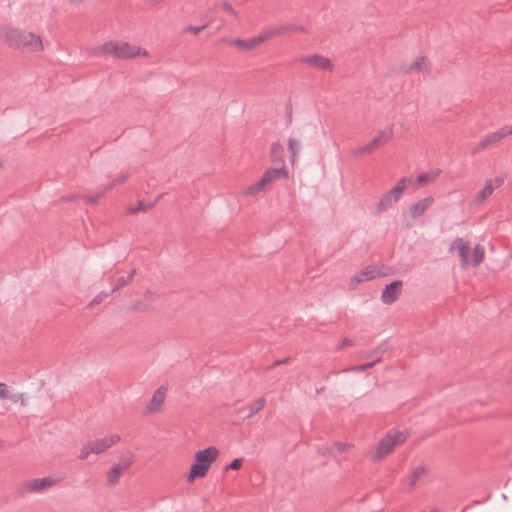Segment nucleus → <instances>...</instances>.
<instances>
[{
    "label": "nucleus",
    "instance_id": "5701e85b",
    "mask_svg": "<svg viewBox=\"0 0 512 512\" xmlns=\"http://www.w3.org/2000/svg\"><path fill=\"white\" fill-rule=\"evenodd\" d=\"M136 273V269H133L127 277L121 276L117 279V285L111 290V293H114L121 289L122 287L128 285L130 282H132L133 277Z\"/></svg>",
    "mask_w": 512,
    "mask_h": 512
},
{
    "label": "nucleus",
    "instance_id": "f03ea898",
    "mask_svg": "<svg viewBox=\"0 0 512 512\" xmlns=\"http://www.w3.org/2000/svg\"><path fill=\"white\" fill-rule=\"evenodd\" d=\"M92 54L96 56H114L118 59H131L139 55L146 56V50L138 46L130 45L128 42L108 41L102 45L95 47Z\"/></svg>",
    "mask_w": 512,
    "mask_h": 512
},
{
    "label": "nucleus",
    "instance_id": "4468645a",
    "mask_svg": "<svg viewBox=\"0 0 512 512\" xmlns=\"http://www.w3.org/2000/svg\"><path fill=\"white\" fill-rule=\"evenodd\" d=\"M227 43H229L230 45L236 46L239 49L244 50V51L252 50L255 47H257L258 45L262 44L261 41L259 40V36H256V37H253L250 39H246V40H243L240 38L233 39V40H227Z\"/></svg>",
    "mask_w": 512,
    "mask_h": 512
},
{
    "label": "nucleus",
    "instance_id": "473e14b6",
    "mask_svg": "<svg viewBox=\"0 0 512 512\" xmlns=\"http://www.w3.org/2000/svg\"><path fill=\"white\" fill-rule=\"evenodd\" d=\"M111 294L110 293H104V292H101L99 293L98 295H96L92 301L88 304V307L89 308H93L94 306L100 304L104 299H106L109 295Z\"/></svg>",
    "mask_w": 512,
    "mask_h": 512
},
{
    "label": "nucleus",
    "instance_id": "0eeeda50",
    "mask_svg": "<svg viewBox=\"0 0 512 512\" xmlns=\"http://www.w3.org/2000/svg\"><path fill=\"white\" fill-rule=\"evenodd\" d=\"M512 135V126H503L497 131L489 133L480 140L477 146L473 149L472 154H476L487 147L494 145L504 139L505 137Z\"/></svg>",
    "mask_w": 512,
    "mask_h": 512
},
{
    "label": "nucleus",
    "instance_id": "79ce46f5",
    "mask_svg": "<svg viewBox=\"0 0 512 512\" xmlns=\"http://www.w3.org/2000/svg\"><path fill=\"white\" fill-rule=\"evenodd\" d=\"M334 445L336 446L337 450L340 451V452L347 451V450H349L352 447L351 444L343 443V442H335Z\"/></svg>",
    "mask_w": 512,
    "mask_h": 512
},
{
    "label": "nucleus",
    "instance_id": "aec40b11",
    "mask_svg": "<svg viewBox=\"0 0 512 512\" xmlns=\"http://www.w3.org/2000/svg\"><path fill=\"white\" fill-rule=\"evenodd\" d=\"M266 405V399L263 397L258 398L253 404H251L248 408L249 412L244 417V419H249L253 417L257 412L264 408Z\"/></svg>",
    "mask_w": 512,
    "mask_h": 512
},
{
    "label": "nucleus",
    "instance_id": "20e7f679",
    "mask_svg": "<svg viewBox=\"0 0 512 512\" xmlns=\"http://www.w3.org/2000/svg\"><path fill=\"white\" fill-rule=\"evenodd\" d=\"M121 440L118 434H112L104 438L96 439L94 441L84 444L80 449L78 459L85 460L90 454H101L110 449L113 445Z\"/></svg>",
    "mask_w": 512,
    "mask_h": 512
},
{
    "label": "nucleus",
    "instance_id": "f8f14e48",
    "mask_svg": "<svg viewBox=\"0 0 512 512\" xmlns=\"http://www.w3.org/2000/svg\"><path fill=\"white\" fill-rule=\"evenodd\" d=\"M455 248L458 249L461 265L466 266L469 263L468 254L470 251V245L468 242H464L462 238H456L449 247V251H453Z\"/></svg>",
    "mask_w": 512,
    "mask_h": 512
},
{
    "label": "nucleus",
    "instance_id": "13d9d810",
    "mask_svg": "<svg viewBox=\"0 0 512 512\" xmlns=\"http://www.w3.org/2000/svg\"><path fill=\"white\" fill-rule=\"evenodd\" d=\"M287 121H288V123H291V121H292V113L291 112L288 114Z\"/></svg>",
    "mask_w": 512,
    "mask_h": 512
},
{
    "label": "nucleus",
    "instance_id": "f704fd0d",
    "mask_svg": "<svg viewBox=\"0 0 512 512\" xmlns=\"http://www.w3.org/2000/svg\"><path fill=\"white\" fill-rule=\"evenodd\" d=\"M243 459L242 458H235L231 461L230 464L226 466V470H237L242 466Z\"/></svg>",
    "mask_w": 512,
    "mask_h": 512
},
{
    "label": "nucleus",
    "instance_id": "f257e3e1",
    "mask_svg": "<svg viewBox=\"0 0 512 512\" xmlns=\"http://www.w3.org/2000/svg\"><path fill=\"white\" fill-rule=\"evenodd\" d=\"M0 39L14 49L29 52H40L43 50L41 38L31 32L0 26Z\"/></svg>",
    "mask_w": 512,
    "mask_h": 512
},
{
    "label": "nucleus",
    "instance_id": "603ef678",
    "mask_svg": "<svg viewBox=\"0 0 512 512\" xmlns=\"http://www.w3.org/2000/svg\"><path fill=\"white\" fill-rule=\"evenodd\" d=\"M351 345V340L349 338H344L339 346V348H343Z\"/></svg>",
    "mask_w": 512,
    "mask_h": 512
},
{
    "label": "nucleus",
    "instance_id": "7c9ffc66",
    "mask_svg": "<svg viewBox=\"0 0 512 512\" xmlns=\"http://www.w3.org/2000/svg\"><path fill=\"white\" fill-rule=\"evenodd\" d=\"M410 70H427L426 60L423 56L417 59L409 66Z\"/></svg>",
    "mask_w": 512,
    "mask_h": 512
},
{
    "label": "nucleus",
    "instance_id": "39448f33",
    "mask_svg": "<svg viewBox=\"0 0 512 512\" xmlns=\"http://www.w3.org/2000/svg\"><path fill=\"white\" fill-rule=\"evenodd\" d=\"M406 440V434L400 431H390L383 437L372 454L371 459L374 462L382 460L388 455L397 444H400Z\"/></svg>",
    "mask_w": 512,
    "mask_h": 512
},
{
    "label": "nucleus",
    "instance_id": "2f4dec72",
    "mask_svg": "<svg viewBox=\"0 0 512 512\" xmlns=\"http://www.w3.org/2000/svg\"><path fill=\"white\" fill-rule=\"evenodd\" d=\"M410 182V179L407 177H402L399 179V181L396 183V185L393 187L394 192H397L398 194H401L406 189L407 183Z\"/></svg>",
    "mask_w": 512,
    "mask_h": 512
},
{
    "label": "nucleus",
    "instance_id": "b1692460",
    "mask_svg": "<svg viewBox=\"0 0 512 512\" xmlns=\"http://www.w3.org/2000/svg\"><path fill=\"white\" fill-rule=\"evenodd\" d=\"M133 463L134 459L132 454L127 452L120 457L119 462L115 465L118 466L121 470H127L133 465Z\"/></svg>",
    "mask_w": 512,
    "mask_h": 512
},
{
    "label": "nucleus",
    "instance_id": "ddd939ff",
    "mask_svg": "<svg viewBox=\"0 0 512 512\" xmlns=\"http://www.w3.org/2000/svg\"><path fill=\"white\" fill-rule=\"evenodd\" d=\"M434 202L432 197H426L424 199L419 200L414 203L409 208L410 216L413 219H416L424 214V212L429 208V206Z\"/></svg>",
    "mask_w": 512,
    "mask_h": 512
},
{
    "label": "nucleus",
    "instance_id": "4be33fe9",
    "mask_svg": "<svg viewBox=\"0 0 512 512\" xmlns=\"http://www.w3.org/2000/svg\"><path fill=\"white\" fill-rule=\"evenodd\" d=\"M484 255V248L480 244H476L473 248L472 265L474 267L478 266L483 261Z\"/></svg>",
    "mask_w": 512,
    "mask_h": 512
},
{
    "label": "nucleus",
    "instance_id": "864d4df0",
    "mask_svg": "<svg viewBox=\"0 0 512 512\" xmlns=\"http://www.w3.org/2000/svg\"><path fill=\"white\" fill-rule=\"evenodd\" d=\"M22 394H13V395H8V398L13 401V402H16L19 400V398H22Z\"/></svg>",
    "mask_w": 512,
    "mask_h": 512
},
{
    "label": "nucleus",
    "instance_id": "c85d7f7f",
    "mask_svg": "<svg viewBox=\"0 0 512 512\" xmlns=\"http://www.w3.org/2000/svg\"><path fill=\"white\" fill-rule=\"evenodd\" d=\"M153 204L146 205L143 201H138L135 206L128 208V213L136 214L138 212H144L147 209L151 208Z\"/></svg>",
    "mask_w": 512,
    "mask_h": 512
},
{
    "label": "nucleus",
    "instance_id": "e433bc0d",
    "mask_svg": "<svg viewBox=\"0 0 512 512\" xmlns=\"http://www.w3.org/2000/svg\"><path fill=\"white\" fill-rule=\"evenodd\" d=\"M114 187V184H108V185H103V186H100L97 191H96V195H100V199L105 195L106 192L110 191L111 189H113Z\"/></svg>",
    "mask_w": 512,
    "mask_h": 512
},
{
    "label": "nucleus",
    "instance_id": "a18cd8bd",
    "mask_svg": "<svg viewBox=\"0 0 512 512\" xmlns=\"http://www.w3.org/2000/svg\"><path fill=\"white\" fill-rule=\"evenodd\" d=\"M131 308L134 310V311H141V310H145L147 308L146 304H144L143 302L141 301H137L135 302L134 304H132Z\"/></svg>",
    "mask_w": 512,
    "mask_h": 512
},
{
    "label": "nucleus",
    "instance_id": "c9c22d12",
    "mask_svg": "<svg viewBox=\"0 0 512 512\" xmlns=\"http://www.w3.org/2000/svg\"><path fill=\"white\" fill-rule=\"evenodd\" d=\"M114 187V184H108V185H103V186H100L97 191H96V195H100V199L105 195L106 192L110 191L111 189H113Z\"/></svg>",
    "mask_w": 512,
    "mask_h": 512
},
{
    "label": "nucleus",
    "instance_id": "09e8293b",
    "mask_svg": "<svg viewBox=\"0 0 512 512\" xmlns=\"http://www.w3.org/2000/svg\"><path fill=\"white\" fill-rule=\"evenodd\" d=\"M290 361V358H283V359H280V360H277L275 361L270 367L269 369H272V368H275L279 365H282V364H286Z\"/></svg>",
    "mask_w": 512,
    "mask_h": 512
},
{
    "label": "nucleus",
    "instance_id": "a211bd4d",
    "mask_svg": "<svg viewBox=\"0 0 512 512\" xmlns=\"http://www.w3.org/2000/svg\"><path fill=\"white\" fill-rule=\"evenodd\" d=\"M494 191L493 181L492 179H487L485 181L484 187L478 192L476 196V201L478 203L484 202L489 196L492 195Z\"/></svg>",
    "mask_w": 512,
    "mask_h": 512
},
{
    "label": "nucleus",
    "instance_id": "de8ad7c7",
    "mask_svg": "<svg viewBox=\"0 0 512 512\" xmlns=\"http://www.w3.org/2000/svg\"><path fill=\"white\" fill-rule=\"evenodd\" d=\"M286 27H289V33L291 32H296V31H301V32H304L305 29L303 26H300V25H285Z\"/></svg>",
    "mask_w": 512,
    "mask_h": 512
},
{
    "label": "nucleus",
    "instance_id": "6e6552de",
    "mask_svg": "<svg viewBox=\"0 0 512 512\" xmlns=\"http://www.w3.org/2000/svg\"><path fill=\"white\" fill-rule=\"evenodd\" d=\"M402 286L403 283L401 280H394L387 284L382 291L381 301L388 305L394 303L399 297Z\"/></svg>",
    "mask_w": 512,
    "mask_h": 512
},
{
    "label": "nucleus",
    "instance_id": "8fccbe9b",
    "mask_svg": "<svg viewBox=\"0 0 512 512\" xmlns=\"http://www.w3.org/2000/svg\"><path fill=\"white\" fill-rule=\"evenodd\" d=\"M91 204H97L100 200V195H90L86 197Z\"/></svg>",
    "mask_w": 512,
    "mask_h": 512
},
{
    "label": "nucleus",
    "instance_id": "4c0bfd02",
    "mask_svg": "<svg viewBox=\"0 0 512 512\" xmlns=\"http://www.w3.org/2000/svg\"><path fill=\"white\" fill-rule=\"evenodd\" d=\"M207 27V25H202V26H187L185 29H184V32H192L194 34H198L200 33L202 30H204L205 28Z\"/></svg>",
    "mask_w": 512,
    "mask_h": 512
},
{
    "label": "nucleus",
    "instance_id": "393cba45",
    "mask_svg": "<svg viewBox=\"0 0 512 512\" xmlns=\"http://www.w3.org/2000/svg\"><path fill=\"white\" fill-rule=\"evenodd\" d=\"M392 135H393V127L390 126V127H387L384 130H381L378 133V135H376L374 138L378 139V142L381 143V145H384L387 142H389V140L391 139Z\"/></svg>",
    "mask_w": 512,
    "mask_h": 512
},
{
    "label": "nucleus",
    "instance_id": "9b49d317",
    "mask_svg": "<svg viewBox=\"0 0 512 512\" xmlns=\"http://www.w3.org/2000/svg\"><path fill=\"white\" fill-rule=\"evenodd\" d=\"M400 198H401V194L394 192V189L391 188L387 193H385L381 197V199L376 207L375 215H378V214L386 211L390 207H392V205L395 204L396 202H398L400 200Z\"/></svg>",
    "mask_w": 512,
    "mask_h": 512
},
{
    "label": "nucleus",
    "instance_id": "bb28decb",
    "mask_svg": "<svg viewBox=\"0 0 512 512\" xmlns=\"http://www.w3.org/2000/svg\"><path fill=\"white\" fill-rule=\"evenodd\" d=\"M269 185L263 177L248 188L250 194H257L265 189V186Z\"/></svg>",
    "mask_w": 512,
    "mask_h": 512
},
{
    "label": "nucleus",
    "instance_id": "a878e982",
    "mask_svg": "<svg viewBox=\"0 0 512 512\" xmlns=\"http://www.w3.org/2000/svg\"><path fill=\"white\" fill-rule=\"evenodd\" d=\"M284 153V147L279 142L273 143L271 146V157L273 161H282V155Z\"/></svg>",
    "mask_w": 512,
    "mask_h": 512
},
{
    "label": "nucleus",
    "instance_id": "6ab92c4d",
    "mask_svg": "<svg viewBox=\"0 0 512 512\" xmlns=\"http://www.w3.org/2000/svg\"><path fill=\"white\" fill-rule=\"evenodd\" d=\"M121 472L122 470L118 466L113 465L107 472V484L110 486L117 484L121 477Z\"/></svg>",
    "mask_w": 512,
    "mask_h": 512
},
{
    "label": "nucleus",
    "instance_id": "3c124183",
    "mask_svg": "<svg viewBox=\"0 0 512 512\" xmlns=\"http://www.w3.org/2000/svg\"><path fill=\"white\" fill-rule=\"evenodd\" d=\"M485 500H474L472 504L466 505L461 512H466L468 509H470L472 506L482 504Z\"/></svg>",
    "mask_w": 512,
    "mask_h": 512
},
{
    "label": "nucleus",
    "instance_id": "72a5a7b5",
    "mask_svg": "<svg viewBox=\"0 0 512 512\" xmlns=\"http://www.w3.org/2000/svg\"><path fill=\"white\" fill-rule=\"evenodd\" d=\"M381 145V143L378 142V139H375L374 137L371 139L370 142H368L366 145H365V149L367 151V154L369 153H372L373 151H375L377 149V147H379Z\"/></svg>",
    "mask_w": 512,
    "mask_h": 512
},
{
    "label": "nucleus",
    "instance_id": "37998d69",
    "mask_svg": "<svg viewBox=\"0 0 512 512\" xmlns=\"http://www.w3.org/2000/svg\"><path fill=\"white\" fill-rule=\"evenodd\" d=\"M128 179V174L123 173L120 174L114 181H112L110 184L118 185L124 183Z\"/></svg>",
    "mask_w": 512,
    "mask_h": 512
},
{
    "label": "nucleus",
    "instance_id": "5fc2aeb1",
    "mask_svg": "<svg viewBox=\"0 0 512 512\" xmlns=\"http://www.w3.org/2000/svg\"><path fill=\"white\" fill-rule=\"evenodd\" d=\"M381 351H382V350H381V348H380V347H378V348H376L375 350H373V351H371L370 353H368L366 356H367V357H373V356H375V355H378Z\"/></svg>",
    "mask_w": 512,
    "mask_h": 512
},
{
    "label": "nucleus",
    "instance_id": "c756f323",
    "mask_svg": "<svg viewBox=\"0 0 512 512\" xmlns=\"http://www.w3.org/2000/svg\"><path fill=\"white\" fill-rule=\"evenodd\" d=\"M299 148H300V144L295 138L288 139V149L291 153L292 162L294 161V158L297 155Z\"/></svg>",
    "mask_w": 512,
    "mask_h": 512
},
{
    "label": "nucleus",
    "instance_id": "f3484780",
    "mask_svg": "<svg viewBox=\"0 0 512 512\" xmlns=\"http://www.w3.org/2000/svg\"><path fill=\"white\" fill-rule=\"evenodd\" d=\"M287 171L284 167L282 168H269L267 169L262 177L265 179V181L268 184H271L274 180L280 178V177H286Z\"/></svg>",
    "mask_w": 512,
    "mask_h": 512
},
{
    "label": "nucleus",
    "instance_id": "a19ab883",
    "mask_svg": "<svg viewBox=\"0 0 512 512\" xmlns=\"http://www.w3.org/2000/svg\"><path fill=\"white\" fill-rule=\"evenodd\" d=\"M431 175L429 173H421L417 176V182L419 184H425L431 179Z\"/></svg>",
    "mask_w": 512,
    "mask_h": 512
},
{
    "label": "nucleus",
    "instance_id": "2eb2a0df",
    "mask_svg": "<svg viewBox=\"0 0 512 512\" xmlns=\"http://www.w3.org/2000/svg\"><path fill=\"white\" fill-rule=\"evenodd\" d=\"M166 391L167 389L164 386H160L158 389L155 390L151 400L147 405L149 411H156L161 407L165 400Z\"/></svg>",
    "mask_w": 512,
    "mask_h": 512
},
{
    "label": "nucleus",
    "instance_id": "052dcab7",
    "mask_svg": "<svg viewBox=\"0 0 512 512\" xmlns=\"http://www.w3.org/2000/svg\"><path fill=\"white\" fill-rule=\"evenodd\" d=\"M161 0H154L155 3H159Z\"/></svg>",
    "mask_w": 512,
    "mask_h": 512
},
{
    "label": "nucleus",
    "instance_id": "412c9836",
    "mask_svg": "<svg viewBox=\"0 0 512 512\" xmlns=\"http://www.w3.org/2000/svg\"><path fill=\"white\" fill-rule=\"evenodd\" d=\"M380 360H381L380 357H376L371 362H367V363H364V364H359V365L351 366V367L345 369L344 371L345 372H363V371H365L367 369H370V368L374 367V365L376 363L380 362Z\"/></svg>",
    "mask_w": 512,
    "mask_h": 512
},
{
    "label": "nucleus",
    "instance_id": "ea45409f",
    "mask_svg": "<svg viewBox=\"0 0 512 512\" xmlns=\"http://www.w3.org/2000/svg\"><path fill=\"white\" fill-rule=\"evenodd\" d=\"M367 151L365 149V145L364 146H361V147H358L356 149H354L352 152H351V155L354 157V158H359L361 157L363 154H366Z\"/></svg>",
    "mask_w": 512,
    "mask_h": 512
},
{
    "label": "nucleus",
    "instance_id": "7ed1b4c3",
    "mask_svg": "<svg viewBox=\"0 0 512 512\" xmlns=\"http://www.w3.org/2000/svg\"><path fill=\"white\" fill-rule=\"evenodd\" d=\"M218 455L219 451L214 446H209L196 452L194 462L187 476V481L193 482L196 478L205 477L211 464L217 459Z\"/></svg>",
    "mask_w": 512,
    "mask_h": 512
},
{
    "label": "nucleus",
    "instance_id": "423d86ee",
    "mask_svg": "<svg viewBox=\"0 0 512 512\" xmlns=\"http://www.w3.org/2000/svg\"><path fill=\"white\" fill-rule=\"evenodd\" d=\"M60 479L52 478V477H43V478H35L28 481L23 482L19 488L18 493L20 495H25L28 493H38L42 492L47 488H50L57 484Z\"/></svg>",
    "mask_w": 512,
    "mask_h": 512
},
{
    "label": "nucleus",
    "instance_id": "49530a36",
    "mask_svg": "<svg viewBox=\"0 0 512 512\" xmlns=\"http://www.w3.org/2000/svg\"><path fill=\"white\" fill-rule=\"evenodd\" d=\"M492 181H493L494 189L499 188L504 184V178L500 177V176L495 177L494 179H492Z\"/></svg>",
    "mask_w": 512,
    "mask_h": 512
},
{
    "label": "nucleus",
    "instance_id": "cd10ccee",
    "mask_svg": "<svg viewBox=\"0 0 512 512\" xmlns=\"http://www.w3.org/2000/svg\"><path fill=\"white\" fill-rule=\"evenodd\" d=\"M426 469L424 466L417 467L410 475V487L415 486L416 482L424 475Z\"/></svg>",
    "mask_w": 512,
    "mask_h": 512
},
{
    "label": "nucleus",
    "instance_id": "4d7b16f0",
    "mask_svg": "<svg viewBox=\"0 0 512 512\" xmlns=\"http://www.w3.org/2000/svg\"><path fill=\"white\" fill-rule=\"evenodd\" d=\"M244 410H245V408H244V407L238 408V409L236 410V414H240V413H242Z\"/></svg>",
    "mask_w": 512,
    "mask_h": 512
},
{
    "label": "nucleus",
    "instance_id": "dca6fc26",
    "mask_svg": "<svg viewBox=\"0 0 512 512\" xmlns=\"http://www.w3.org/2000/svg\"><path fill=\"white\" fill-rule=\"evenodd\" d=\"M289 29L290 28L286 27L285 25L268 28L258 35L259 40L261 41V43H263L273 37L289 33Z\"/></svg>",
    "mask_w": 512,
    "mask_h": 512
},
{
    "label": "nucleus",
    "instance_id": "58836bf2",
    "mask_svg": "<svg viewBox=\"0 0 512 512\" xmlns=\"http://www.w3.org/2000/svg\"><path fill=\"white\" fill-rule=\"evenodd\" d=\"M221 7L226 10L227 12L231 13L232 15H234L235 17H238V14L237 12L235 11V9L232 7L231 3L228 2V1H224L221 3Z\"/></svg>",
    "mask_w": 512,
    "mask_h": 512
},
{
    "label": "nucleus",
    "instance_id": "6e6d98bb",
    "mask_svg": "<svg viewBox=\"0 0 512 512\" xmlns=\"http://www.w3.org/2000/svg\"><path fill=\"white\" fill-rule=\"evenodd\" d=\"M152 295H153V293H152L151 291H147V292L144 294V297H145V299H147V300H152V299H153V298H152Z\"/></svg>",
    "mask_w": 512,
    "mask_h": 512
},
{
    "label": "nucleus",
    "instance_id": "1a4fd4ad",
    "mask_svg": "<svg viewBox=\"0 0 512 512\" xmlns=\"http://www.w3.org/2000/svg\"><path fill=\"white\" fill-rule=\"evenodd\" d=\"M300 61L302 63H306L310 66H313L319 70L330 71L332 70L333 67L331 61L327 57L319 54L302 56L300 58Z\"/></svg>",
    "mask_w": 512,
    "mask_h": 512
},
{
    "label": "nucleus",
    "instance_id": "9d476101",
    "mask_svg": "<svg viewBox=\"0 0 512 512\" xmlns=\"http://www.w3.org/2000/svg\"><path fill=\"white\" fill-rule=\"evenodd\" d=\"M379 272L373 267H365L361 271L357 272L353 277H351L349 286L351 289H354L358 284L370 281L375 279L378 276Z\"/></svg>",
    "mask_w": 512,
    "mask_h": 512
},
{
    "label": "nucleus",
    "instance_id": "bf43d9fd",
    "mask_svg": "<svg viewBox=\"0 0 512 512\" xmlns=\"http://www.w3.org/2000/svg\"><path fill=\"white\" fill-rule=\"evenodd\" d=\"M83 0H70L71 3H80L82 2Z\"/></svg>",
    "mask_w": 512,
    "mask_h": 512
},
{
    "label": "nucleus",
    "instance_id": "c03bdc74",
    "mask_svg": "<svg viewBox=\"0 0 512 512\" xmlns=\"http://www.w3.org/2000/svg\"><path fill=\"white\" fill-rule=\"evenodd\" d=\"M8 398V391L7 386L5 383H0V399H6Z\"/></svg>",
    "mask_w": 512,
    "mask_h": 512
}]
</instances>
